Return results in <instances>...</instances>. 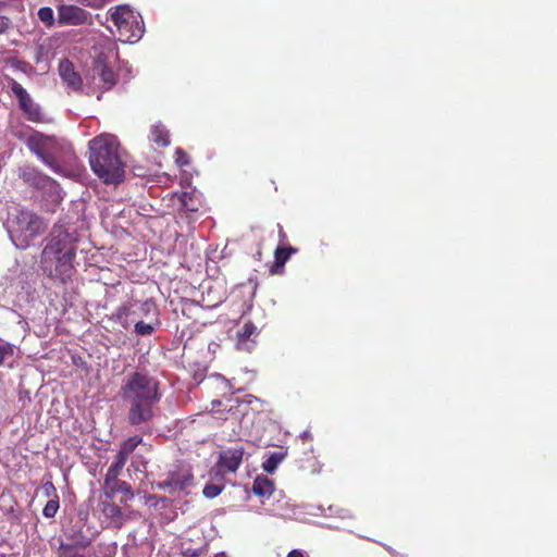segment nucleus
I'll list each match as a JSON object with an SVG mask.
<instances>
[{
    "mask_svg": "<svg viewBox=\"0 0 557 557\" xmlns=\"http://www.w3.org/2000/svg\"><path fill=\"white\" fill-rule=\"evenodd\" d=\"M120 394L122 399L128 404L127 421L134 426L152 420L153 407L162 396L159 380L144 371L127 374Z\"/></svg>",
    "mask_w": 557,
    "mask_h": 557,
    "instance_id": "obj_1",
    "label": "nucleus"
},
{
    "mask_svg": "<svg viewBox=\"0 0 557 557\" xmlns=\"http://www.w3.org/2000/svg\"><path fill=\"white\" fill-rule=\"evenodd\" d=\"M92 172L106 184L117 185L125 177L126 164L120 154V143L114 135L101 134L88 144Z\"/></svg>",
    "mask_w": 557,
    "mask_h": 557,
    "instance_id": "obj_2",
    "label": "nucleus"
},
{
    "mask_svg": "<svg viewBox=\"0 0 557 557\" xmlns=\"http://www.w3.org/2000/svg\"><path fill=\"white\" fill-rule=\"evenodd\" d=\"M75 256L76 248L70 233L62 227H54L49 243L42 250L44 271L49 277L65 283L72 276Z\"/></svg>",
    "mask_w": 557,
    "mask_h": 557,
    "instance_id": "obj_3",
    "label": "nucleus"
},
{
    "mask_svg": "<svg viewBox=\"0 0 557 557\" xmlns=\"http://www.w3.org/2000/svg\"><path fill=\"white\" fill-rule=\"evenodd\" d=\"M110 18L116 26L120 40L133 42L140 39L144 27L138 23L137 17L127 4H120L109 10Z\"/></svg>",
    "mask_w": 557,
    "mask_h": 557,
    "instance_id": "obj_4",
    "label": "nucleus"
},
{
    "mask_svg": "<svg viewBox=\"0 0 557 557\" xmlns=\"http://www.w3.org/2000/svg\"><path fill=\"white\" fill-rule=\"evenodd\" d=\"M26 146L52 171L55 173L60 172V165L54 158V153L60 148V143L54 136L30 129L29 135H27Z\"/></svg>",
    "mask_w": 557,
    "mask_h": 557,
    "instance_id": "obj_5",
    "label": "nucleus"
},
{
    "mask_svg": "<svg viewBox=\"0 0 557 557\" xmlns=\"http://www.w3.org/2000/svg\"><path fill=\"white\" fill-rule=\"evenodd\" d=\"M159 308L151 298L144 301L129 300L117 307L114 317L116 321L124 327L128 329L134 322L144 320L150 315H159Z\"/></svg>",
    "mask_w": 557,
    "mask_h": 557,
    "instance_id": "obj_6",
    "label": "nucleus"
},
{
    "mask_svg": "<svg viewBox=\"0 0 557 557\" xmlns=\"http://www.w3.org/2000/svg\"><path fill=\"white\" fill-rule=\"evenodd\" d=\"M10 88L18 101V107L25 114L26 119L33 123H41L44 120L41 109L36 103L26 89L14 78H9Z\"/></svg>",
    "mask_w": 557,
    "mask_h": 557,
    "instance_id": "obj_7",
    "label": "nucleus"
},
{
    "mask_svg": "<svg viewBox=\"0 0 557 557\" xmlns=\"http://www.w3.org/2000/svg\"><path fill=\"white\" fill-rule=\"evenodd\" d=\"M245 449L243 446H234L223 449L213 467L216 475L235 473L244 460Z\"/></svg>",
    "mask_w": 557,
    "mask_h": 557,
    "instance_id": "obj_8",
    "label": "nucleus"
},
{
    "mask_svg": "<svg viewBox=\"0 0 557 557\" xmlns=\"http://www.w3.org/2000/svg\"><path fill=\"white\" fill-rule=\"evenodd\" d=\"M91 73L94 81L99 79L98 86L102 91L110 90L117 83V76L109 65L108 57L103 52L94 58Z\"/></svg>",
    "mask_w": 557,
    "mask_h": 557,
    "instance_id": "obj_9",
    "label": "nucleus"
},
{
    "mask_svg": "<svg viewBox=\"0 0 557 557\" xmlns=\"http://www.w3.org/2000/svg\"><path fill=\"white\" fill-rule=\"evenodd\" d=\"M58 22L60 25L79 26L92 23V16L87 10L74 4L58 7Z\"/></svg>",
    "mask_w": 557,
    "mask_h": 557,
    "instance_id": "obj_10",
    "label": "nucleus"
},
{
    "mask_svg": "<svg viewBox=\"0 0 557 557\" xmlns=\"http://www.w3.org/2000/svg\"><path fill=\"white\" fill-rule=\"evenodd\" d=\"M194 475L188 469H177L170 471L163 481L157 482L156 486L159 490L169 491V493H175L184 491L186 487L191 485Z\"/></svg>",
    "mask_w": 557,
    "mask_h": 557,
    "instance_id": "obj_11",
    "label": "nucleus"
},
{
    "mask_svg": "<svg viewBox=\"0 0 557 557\" xmlns=\"http://www.w3.org/2000/svg\"><path fill=\"white\" fill-rule=\"evenodd\" d=\"M16 224L22 232H26L29 236L35 237L40 235L46 230V224L42 219L36 213L22 209L15 216Z\"/></svg>",
    "mask_w": 557,
    "mask_h": 557,
    "instance_id": "obj_12",
    "label": "nucleus"
},
{
    "mask_svg": "<svg viewBox=\"0 0 557 557\" xmlns=\"http://www.w3.org/2000/svg\"><path fill=\"white\" fill-rule=\"evenodd\" d=\"M102 490L106 498L110 500H113V498L117 494H123V496L120 498L121 504H126L128 499H132L134 497V493L132 491L131 485L127 482L122 481L120 479L112 481H103Z\"/></svg>",
    "mask_w": 557,
    "mask_h": 557,
    "instance_id": "obj_13",
    "label": "nucleus"
},
{
    "mask_svg": "<svg viewBox=\"0 0 557 557\" xmlns=\"http://www.w3.org/2000/svg\"><path fill=\"white\" fill-rule=\"evenodd\" d=\"M99 506L108 522V525L114 529H121L123 527L125 522V516L119 505L106 498L104 500H100Z\"/></svg>",
    "mask_w": 557,
    "mask_h": 557,
    "instance_id": "obj_14",
    "label": "nucleus"
},
{
    "mask_svg": "<svg viewBox=\"0 0 557 557\" xmlns=\"http://www.w3.org/2000/svg\"><path fill=\"white\" fill-rule=\"evenodd\" d=\"M59 74L62 81L74 91L82 89L83 79L75 71L74 64L69 59H62L59 63Z\"/></svg>",
    "mask_w": 557,
    "mask_h": 557,
    "instance_id": "obj_15",
    "label": "nucleus"
},
{
    "mask_svg": "<svg viewBox=\"0 0 557 557\" xmlns=\"http://www.w3.org/2000/svg\"><path fill=\"white\" fill-rule=\"evenodd\" d=\"M18 176L20 178L23 180L24 183L37 189L44 188L48 184L53 183V181L49 176L42 174L39 170L29 165H26L23 169H21Z\"/></svg>",
    "mask_w": 557,
    "mask_h": 557,
    "instance_id": "obj_16",
    "label": "nucleus"
},
{
    "mask_svg": "<svg viewBox=\"0 0 557 557\" xmlns=\"http://www.w3.org/2000/svg\"><path fill=\"white\" fill-rule=\"evenodd\" d=\"M247 407V404L244 400H239L238 398L228 397L224 401L220 399H214L211 401V411L215 413L220 412H228L233 417H237L239 413L244 412V409Z\"/></svg>",
    "mask_w": 557,
    "mask_h": 557,
    "instance_id": "obj_17",
    "label": "nucleus"
},
{
    "mask_svg": "<svg viewBox=\"0 0 557 557\" xmlns=\"http://www.w3.org/2000/svg\"><path fill=\"white\" fill-rule=\"evenodd\" d=\"M255 335H257V326L251 321L245 322L237 332L238 349L250 351L255 344L252 339Z\"/></svg>",
    "mask_w": 557,
    "mask_h": 557,
    "instance_id": "obj_18",
    "label": "nucleus"
},
{
    "mask_svg": "<svg viewBox=\"0 0 557 557\" xmlns=\"http://www.w3.org/2000/svg\"><path fill=\"white\" fill-rule=\"evenodd\" d=\"M42 491L45 492L47 497H50V499L47 502L46 506L42 509V515L46 518H53L57 515L60 507L57 490L52 482H46L42 485Z\"/></svg>",
    "mask_w": 557,
    "mask_h": 557,
    "instance_id": "obj_19",
    "label": "nucleus"
},
{
    "mask_svg": "<svg viewBox=\"0 0 557 557\" xmlns=\"http://www.w3.org/2000/svg\"><path fill=\"white\" fill-rule=\"evenodd\" d=\"M90 545L87 536L81 535L73 543L61 544L59 548V557H85L77 553V548L85 549Z\"/></svg>",
    "mask_w": 557,
    "mask_h": 557,
    "instance_id": "obj_20",
    "label": "nucleus"
},
{
    "mask_svg": "<svg viewBox=\"0 0 557 557\" xmlns=\"http://www.w3.org/2000/svg\"><path fill=\"white\" fill-rule=\"evenodd\" d=\"M298 251L297 248L292 246L277 247L274 251V263L270 269L272 274H280L293 253Z\"/></svg>",
    "mask_w": 557,
    "mask_h": 557,
    "instance_id": "obj_21",
    "label": "nucleus"
},
{
    "mask_svg": "<svg viewBox=\"0 0 557 557\" xmlns=\"http://www.w3.org/2000/svg\"><path fill=\"white\" fill-rule=\"evenodd\" d=\"M146 319L148 320V322H145L144 320H138L133 323L134 332L139 336H150L161 325L159 315H150L149 318Z\"/></svg>",
    "mask_w": 557,
    "mask_h": 557,
    "instance_id": "obj_22",
    "label": "nucleus"
},
{
    "mask_svg": "<svg viewBox=\"0 0 557 557\" xmlns=\"http://www.w3.org/2000/svg\"><path fill=\"white\" fill-rule=\"evenodd\" d=\"M143 443V437L139 435H134L125 441H123L120 445V449L115 457L121 460L127 462L128 457L134 453L138 445Z\"/></svg>",
    "mask_w": 557,
    "mask_h": 557,
    "instance_id": "obj_23",
    "label": "nucleus"
},
{
    "mask_svg": "<svg viewBox=\"0 0 557 557\" xmlns=\"http://www.w3.org/2000/svg\"><path fill=\"white\" fill-rule=\"evenodd\" d=\"M274 491V483L267 476L259 475L252 483V492L260 497H269Z\"/></svg>",
    "mask_w": 557,
    "mask_h": 557,
    "instance_id": "obj_24",
    "label": "nucleus"
},
{
    "mask_svg": "<svg viewBox=\"0 0 557 557\" xmlns=\"http://www.w3.org/2000/svg\"><path fill=\"white\" fill-rule=\"evenodd\" d=\"M151 139L158 147L170 145L169 132L162 125H153L150 131Z\"/></svg>",
    "mask_w": 557,
    "mask_h": 557,
    "instance_id": "obj_25",
    "label": "nucleus"
},
{
    "mask_svg": "<svg viewBox=\"0 0 557 557\" xmlns=\"http://www.w3.org/2000/svg\"><path fill=\"white\" fill-rule=\"evenodd\" d=\"M125 465H126L125 461H123L120 458L115 457V461L108 468L103 481H112V480L119 479V475H120V473L123 470Z\"/></svg>",
    "mask_w": 557,
    "mask_h": 557,
    "instance_id": "obj_26",
    "label": "nucleus"
},
{
    "mask_svg": "<svg viewBox=\"0 0 557 557\" xmlns=\"http://www.w3.org/2000/svg\"><path fill=\"white\" fill-rule=\"evenodd\" d=\"M284 459V454L282 453H273L270 457L263 462V470L268 473L273 472L278 463Z\"/></svg>",
    "mask_w": 557,
    "mask_h": 557,
    "instance_id": "obj_27",
    "label": "nucleus"
},
{
    "mask_svg": "<svg viewBox=\"0 0 557 557\" xmlns=\"http://www.w3.org/2000/svg\"><path fill=\"white\" fill-rule=\"evenodd\" d=\"M38 18L48 27L54 24V13L49 7H42L38 10Z\"/></svg>",
    "mask_w": 557,
    "mask_h": 557,
    "instance_id": "obj_28",
    "label": "nucleus"
},
{
    "mask_svg": "<svg viewBox=\"0 0 557 557\" xmlns=\"http://www.w3.org/2000/svg\"><path fill=\"white\" fill-rule=\"evenodd\" d=\"M15 349L13 344L0 339V366L3 364L7 357H12L15 354Z\"/></svg>",
    "mask_w": 557,
    "mask_h": 557,
    "instance_id": "obj_29",
    "label": "nucleus"
},
{
    "mask_svg": "<svg viewBox=\"0 0 557 557\" xmlns=\"http://www.w3.org/2000/svg\"><path fill=\"white\" fill-rule=\"evenodd\" d=\"M222 491H223L222 485L206 484V486L203 487L202 494L205 497L212 499V498L219 496Z\"/></svg>",
    "mask_w": 557,
    "mask_h": 557,
    "instance_id": "obj_30",
    "label": "nucleus"
},
{
    "mask_svg": "<svg viewBox=\"0 0 557 557\" xmlns=\"http://www.w3.org/2000/svg\"><path fill=\"white\" fill-rule=\"evenodd\" d=\"M175 162L178 166L189 164V157L182 148H176L175 150Z\"/></svg>",
    "mask_w": 557,
    "mask_h": 557,
    "instance_id": "obj_31",
    "label": "nucleus"
},
{
    "mask_svg": "<svg viewBox=\"0 0 557 557\" xmlns=\"http://www.w3.org/2000/svg\"><path fill=\"white\" fill-rule=\"evenodd\" d=\"M29 133H30V129L27 132L20 131V132H14L13 135L15 138H17L18 140H22L26 144L27 135H29Z\"/></svg>",
    "mask_w": 557,
    "mask_h": 557,
    "instance_id": "obj_32",
    "label": "nucleus"
},
{
    "mask_svg": "<svg viewBox=\"0 0 557 557\" xmlns=\"http://www.w3.org/2000/svg\"><path fill=\"white\" fill-rule=\"evenodd\" d=\"M287 557H304V553L299 549H293L288 553Z\"/></svg>",
    "mask_w": 557,
    "mask_h": 557,
    "instance_id": "obj_33",
    "label": "nucleus"
},
{
    "mask_svg": "<svg viewBox=\"0 0 557 557\" xmlns=\"http://www.w3.org/2000/svg\"><path fill=\"white\" fill-rule=\"evenodd\" d=\"M278 237L281 242H285L287 236L286 233L283 230V226L278 224Z\"/></svg>",
    "mask_w": 557,
    "mask_h": 557,
    "instance_id": "obj_34",
    "label": "nucleus"
},
{
    "mask_svg": "<svg viewBox=\"0 0 557 557\" xmlns=\"http://www.w3.org/2000/svg\"><path fill=\"white\" fill-rule=\"evenodd\" d=\"M41 53H42V47H39L37 49V55L35 58V61L38 63L40 61V58H41Z\"/></svg>",
    "mask_w": 557,
    "mask_h": 557,
    "instance_id": "obj_35",
    "label": "nucleus"
},
{
    "mask_svg": "<svg viewBox=\"0 0 557 557\" xmlns=\"http://www.w3.org/2000/svg\"><path fill=\"white\" fill-rule=\"evenodd\" d=\"M190 556H191V557H198V556H199V554H198V553H196V552H194Z\"/></svg>",
    "mask_w": 557,
    "mask_h": 557,
    "instance_id": "obj_36",
    "label": "nucleus"
},
{
    "mask_svg": "<svg viewBox=\"0 0 557 557\" xmlns=\"http://www.w3.org/2000/svg\"><path fill=\"white\" fill-rule=\"evenodd\" d=\"M188 210H190V211H197V209H195V208H188Z\"/></svg>",
    "mask_w": 557,
    "mask_h": 557,
    "instance_id": "obj_37",
    "label": "nucleus"
}]
</instances>
